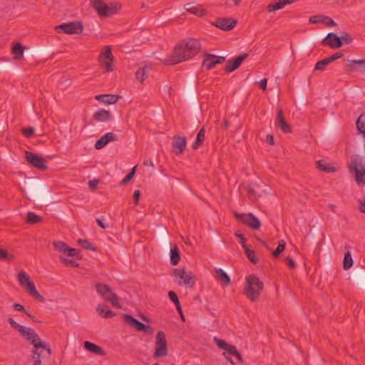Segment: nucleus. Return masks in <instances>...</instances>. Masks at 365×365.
I'll use <instances>...</instances> for the list:
<instances>
[{
	"mask_svg": "<svg viewBox=\"0 0 365 365\" xmlns=\"http://www.w3.org/2000/svg\"><path fill=\"white\" fill-rule=\"evenodd\" d=\"M235 219L241 223L245 225L253 230H257L260 228L261 223L259 220L252 213H238L234 212Z\"/></svg>",
	"mask_w": 365,
	"mask_h": 365,
	"instance_id": "11",
	"label": "nucleus"
},
{
	"mask_svg": "<svg viewBox=\"0 0 365 365\" xmlns=\"http://www.w3.org/2000/svg\"><path fill=\"white\" fill-rule=\"evenodd\" d=\"M119 98L120 96L118 95L113 94H101L96 96V99L106 104L115 103Z\"/></svg>",
	"mask_w": 365,
	"mask_h": 365,
	"instance_id": "30",
	"label": "nucleus"
},
{
	"mask_svg": "<svg viewBox=\"0 0 365 365\" xmlns=\"http://www.w3.org/2000/svg\"><path fill=\"white\" fill-rule=\"evenodd\" d=\"M343 56V53L341 52H336L334 53L333 55L327 57V61L330 63Z\"/></svg>",
	"mask_w": 365,
	"mask_h": 365,
	"instance_id": "58",
	"label": "nucleus"
},
{
	"mask_svg": "<svg viewBox=\"0 0 365 365\" xmlns=\"http://www.w3.org/2000/svg\"><path fill=\"white\" fill-rule=\"evenodd\" d=\"M91 4L101 17H109L118 14L122 4L119 2L105 3L103 0H91Z\"/></svg>",
	"mask_w": 365,
	"mask_h": 365,
	"instance_id": "4",
	"label": "nucleus"
},
{
	"mask_svg": "<svg viewBox=\"0 0 365 365\" xmlns=\"http://www.w3.org/2000/svg\"><path fill=\"white\" fill-rule=\"evenodd\" d=\"M123 319L128 325L135 329L137 331H143L148 334H153L154 332L153 328L143 324L131 315L125 314H123Z\"/></svg>",
	"mask_w": 365,
	"mask_h": 365,
	"instance_id": "14",
	"label": "nucleus"
},
{
	"mask_svg": "<svg viewBox=\"0 0 365 365\" xmlns=\"http://www.w3.org/2000/svg\"><path fill=\"white\" fill-rule=\"evenodd\" d=\"M96 312L101 317L106 319L111 318L115 316V313L110 309L105 311L102 305H98L97 307Z\"/></svg>",
	"mask_w": 365,
	"mask_h": 365,
	"instance_id": "42",
	"label": "nucleus"
},
{
	"mask_svg": "<svg viewBox=\"0 0 365 365\" xmlns=\"http://www.w3.org/2000/svg\"><path fill=\"white\" fill-rule=\"evenodd\" d=\"M78 244L85 250L96 251L91 243L87 240H78Z\"/></svg>",
	"mask_w": 365,
	"mask_h": 365,
	"instance_id": "48",
	"label": "nucleus"
},
{
	"mask_svg": "<svg viewBox=\"0 0 365 365\" xmlns=\"http://www.w3.org/2000/svg\"><path fill=\"white\" fill-rule=\"evenodd\" d=\"M317 168L322 172L330 173L336 172V169L330 164L326 163L324 160H320L316 162Z\"/></svg>",
	"mask_w": 365,
	"mask_h": 365,
	"instance_id": "33",
	"label": "nucleus"
},
{
	"mask_svg": "<svg viewBox=\"0 0 365 365\" xmlns=\"http://www.w3.org/2000/svg\"><path fill=\"white\" fill-rule=\"evenodd\" d=\"M349 71H365V59L349 61L346 65Z\"/></svg>",
	"mask_w": 365,
	"mask_h": 365,
	"instance_id": "25",
	"label": "nucleus"
},
{
	"mask_svg": "<svg viewBox=\"0 0 365 365\" xmlns=\"http://www.w3.org/2000/svg\"><path fill=\"white\" fill-rule=\"evenodd\" d=\"M214 341H215L217 346L222 350H225L229 345L225 340L217 339L216 337L214 338Z\"/></svg>",
	"mask_w": 365,
	"mask_h": 365,
	"instance_id": "57",
	"label": "nucleus"
},
{
	"mask_svg": "<svg viewBox=\"0 0 365 365\" xmlns=\"http://www.w3.org/2000/svg\"><path fill=\"white\" fill-rule=\"evenodd\" d=\"M110 113L108 110L101 109L96 111L93 118L97 121H107L110 118Z\"/></svg>",
	"mask_w": 365,
	"mask_h": 365,
	"instance_id": "35",
	"label": "nucleus"
},
{
	"mask_svg": "<svg viewBox=\"0 0 365 365\" xmlns=\"http://www.w3.org/2000/svg\"><path fill=\"white\" fill-rule=\"evenodd\" d=\"M186 11L197 16H203L207 14V11L201 6H190L187 4Z\"/></svg>",
	"mask_w": 365,
	"mask_h": 365,
	"instance_id": "38",
	"label": "nucleus"
},
{
	"mask_svg": "<svg viewBox=\"0 0 365 365\" xmlns=\"http://www.w3.org/2000/svg\"><path fill=\"white\" fill-rule=\"evenodd\" d=\"M235 235L240 239V242L242 247V248H245L247 247V245L245 244L246 242V238L244 237L242 234L236 233Z\"/></svg>",
	"mask_w": 365,
	"mask_h": 365,
	"instance_id": "62",
	"label": "nucleus"
},
{
	"mask_svg": "<svg viewBox=\"0 0 365 365\" xmlns=\"http://www.w3.org/2000/svg\"><path fill=\"white\" fill-rule=\"evenodd\" d=\"M99 64L101 68H104L106 72H111L114 71L115 66L113 65L114 56L111 51V47L106 46L103 48L101 53L98 58Z\"/></svg>",
	"mask_w": 365,
	"mask_h": 365,
	"instance_id": "8",
	"label": "nucleus"
},
{
	"mask_svg": "<svg viewBox=\"0 0 365 365\" xmlns=\"http://www.w3.org/2000/svg\"><path fill=\"white\" fill-rule=\"evenodd\" d=\"M201 50L198 39L188 38L178 43L170 55L165 59V65H175L193 58Z\"/></svg>",
	"mask_w": 365,
	"mask_h": 365,
	"instance_id": "1",
	"label": "nucleus"
},
{
	"mask_svg": "<svg viewBox=\"0 0 365 365\" xmlns=\"http://www.w3.org/2000/svg\"><path fill=\"white\" fill-rule=\"evenodd\" d=\"M264 289V283L255 274H250L245 277L243 294L252 302H256Z\"/></svg>",
	"mask_w": 365,
	"mask_h": 365,
	"instance_id": "3",
	"label": "nucleus"
},
{
	"mask_svg": "<svg viewBox=\"0 0 365 365\" xmlns=\"http://www.w3.org/2000/svg\"><path fill=\"white\" fill-rule=\"evenodd\" d=\"M225 61L223 56H217L210 53H205L202 61V66L207 69H212L217 64L222 63Z\"/></svg>",
	"mask_w": 365,
	"mask_h": 365,
	"instance_id": "19",
	"label": "nucleus"
},
{
	"mask_svg": "<svg viewBox=\"0 0 365 365\" xmlns=\"http://www.w3.org/2000/svg\"><path fill=\"white\" fill-rule=\"evenodd\" d=\"M243 249L249 260L254 264H257L258 262V259L256 257L255 252L250 250L248 246Z\"/></svg>",
	"mask_w": 365,
	"mask_h": 365,
	"instance_id": "43",
	"label": "nucleus"
},
{
	"mask_svg": "<svg viewBox=\"0 0 365 365\" xmlns=\"http://www.w3.org/2000/svg\"><path fill=\"white\" fill-rule=\"evenodd\" d=\"M267 78H263L262 80H261L260 81L258 82L259 87L264 91L267 90Z\"/></svg>",
	"mask_w": 365,
	"mask_h": 365,
	"instance_id": "64",
	"label": "nucleus"
},
{
	"mask_svg": "<svg viewBox=\"0 0 365 365\" xmlns=\"http://www.w3.org/2000/svg\"><path fill=\"white\" fill-rule=\"evenodd\" d=\"M168 231L166 227L160 228L158 230V237L163 247L166 250H168L170 247L172 246L168 242Z\"/></svg>",
	"mask_w": 365,
	"mask_h": 365,
	"instance_id": "28",
	"label": "nucleus"
},
{
	"mask_svg": "<svg viewBox=\"0 0 365 365\" xmlns=\"http://www.w3.org/2000/svg\"><path fill=\"white\" fill-rule=\"evenodd\" d=\"M351 247L349 245H345V249L347 252L344 255V258L343 261V268L346 270L351 268L353 265V259L349 251Z\"/></svg>",
	"mask_w": 365,
	"mask_h": 365,
	"instance_id": "36",
	"label": "nucleus"
},
{
	"mask_svg": "<svg viewBox=\"0 0 365 365\" xmlns=\"http://www.w3.org/2000/svg\"><path fill=\"white\" fill-rule=\"evenodd\" d=\"M8 322L13 329L17 330L24 339L29 341L34 346L32 355L40 353L41 351H38L39 349L46 352V355L43 356L42 359L48 358L51 355V349L46 343L41 341L38 335L33 329L19 324L13 318H9Z\"/></svg>",
	"mask_w": 365,
	"mask_h": 365,
	"instance_id": "2",
	"label": "nucleus"
},
{
	"mask_svg": "<svg viewBox=\"0 0 365 365\" xmlns=\"http://www.w3.org/2000/svg\"><path fill=\"white\" fill-rule=\"evenodd\" d=\"M115 140H117L115 135H114L113 133H107L96 141L95 144V148L96 150L102 149L109 142Z\"/></svg>",
	"mask_w": 365,
	"mask_h": 365,
	"instance_id": "24",
	"label": "nucleus"
},
{
	"mask_svg": "<svg viewBox=\"0 0 365 365\" xmlns=\"http://www.w3.org/2000/svg\"><path fill=\"white\" fill-rule=\"evenodd\" d=\"M237 24V21L229 17H219L216 19L215 22L212 23L214 26L222 30L230 31Z\"/></svg>",
	"mask_w": 365,
	"mask_h": 365,
	"instance_id": "17",
	"label": "nucleus"
},
{
	"mask_svg": "<svg viewBox=\"0 0 365 365\" xmlns=\"http://www.w3.org/2000/svg\"><path fill=\"white\" fill-rule=\"evenodd\" d=\"M173 275L178 279V284L179 285L185 284L190 287H192L195 285L192 274L190 272L186 273L183 268L174 269Z\"/></svg>",
	"mask_w": 365,
	"mask_h": 365,
	"instance_id": "13",
	"label": "nucleus"
},
{
	"mask_svg": "<svg viewBox=\"0 0 365 365\" xmlns=\"http://www.w3.org/2000/svg\"><path fill=\"white\" fill-rule=\"evenodd\" d=\"M80 251L76 248H70L67 250V255L69 257H76L77 259H81V256L79 255Z\"/></svg>",
	"mask_w": 365,
	"mask_h": 365,
	"instance_id": "53",
	"label": "nucleus"
},
{
	"mask_svg": "<svg viewBox=\"0 0 365 365\" xmlns=\"http://www.w3.org/2000/svg\"><path fill=\"white\" fill-rule=\"evenodd\" d=\"M215 278L223 286L230 284V277L222 269H215Z\"/></svg>",
	"mask_w": 365,
	"mask_h": 365,
	"instance_id": "27",
	"label": "nucleus"
},
{
	"mask_svg": "<svg viewBox=\"0 0 365 365\" xmlns=\"http://www.w3.org/2000/svg\"><path fill=\"white\" fill-rule=\"evenodd\" d=\"M18 279L19 284L26 288L29 295L41 302H45V298L38 293L34 283L30 280L29 275L24 271H21L18 274Z\"/></svg>",
	"mask_w": 365,
	"mask_h": 365,
	"instance_id": "6",
	"label": "nucleus"
},
{
	"mask_svg": "<svg viewBox=\"0 0 365 365\" xmlns=\"http://www.w3.org/2000/svg\"><path fill=\"white\" fill-rule=\"evenodd\" d=\"M22 134L28 138L33 137L34 133V129L32 127L24 128L21 130Z\"/></svg>",
	"mask_w": 365,
	"mask_h": 365,
	"instance_id": "54",
	"label": "nucleus"
},
{
	"mask_svg": "<svg viewBox=\"0 0 365 365\" xmlns=\"http://www.w3.org/2000/svg\"><path fill=\"white\" fill-rule=\"evenodd\" d=\"M329 64V63L327 61V58H324L321 61H319L317 62L314 66L315 71H324L327 68V66Z\"/></svg>",
	"mask_w": 365,
	"mask_h": 365,
	"instance_id": "47",
	"label": "nucleus"
},
{
	"mask_svg": "<svg viewBox=\"0 0 365 365\" xmlns=\"http://www.w3.org/2000/svg\"><path fill=\"white\" fill-rule=\"evenodd\" d=\"M60 259H61V262H63L64 264V265H66V266H71V267H79V264L78 262H76V261H74L73 259H68L63 257H61Z\"/></svg>",
	"mask_w": 365,
	"mask_h": 365,
	"instance_id": "50",
	"label": "nucleus"
},
{
	"mask_svg": "<svg viewBox=\"0 0 365 365\" xmlns=\"http://www.w3.org/2000/svg\"><path fill=\"white\" fill-rule=\"evenodd\" d=\"M168 354V344L165 334L163 331H158L155 337V350L154 358L165 356Z\"/></svg>",
	"mask_w": 365,
	"mask_h": 365,
	"instance_id": "12",
	"label": "nucleus"
},
{
	"mask_svg": "<svg viewBox=\"0 0 365 365\" xmlns=\"http://www.w3.org/2000/svg\"><path fill=\"white\" fill-rule=\"evenodd\" d=\"M294 0H280L278 2L268 4L267 9L268 12H273L284 8L287 4H292Z\"/></svg>",
	"mask_w": 365,
	"mask_h": 365,
	"instance_id": "31",
	"label": "nucleus"
},
{
	"mask_svg": "<svg viewBox=\"0 0 365 365\" xmlns=\"http://www.w3.org/2000/svg\"><path fill=\"white\" fill-rule=\"evenodd\" d=\"M198 84V79L196 78L193 75H191L188 78L185 91V96L186 98L192 104V107L195 111H197V110L196 91L197 89Z\"/></svg>",
	"mask_w": 365,
	"mask_h": 365,
	"instance_id": "9",
	"label": "nucleus"
},
{
	"mask_svg": "<svg viewBox=\"0 0 365 365\" xmlns=\"http://www.w3.org/2000/svg\"><path fill=\"white\" fill-rule=\"evenodd\" d=\"M356 126L358 133L361 134L365 138V113H362L357 118Z\"/></svg>",
	"mask_w": 365,
	"mask_h": 365,
	"instance_id": "37",
	"label": "nucleus"
},
{
	"mask_svg": "<svg viewBox=\"0 0 365 365\" xmlns=\"http://www.w3.org/2000/svg\"><path fill=\"white\" fill-rule=\"evenodd\" d=\"M135 172V167H133L130 173L127 174V175L120 182V185H125L127 184L134 176Z\"/></svg>",
	"mask_w": 365,
	"mask_h": 365,
	"instance_id": "52",
	"label": "nucleus"
},
{
	"mask_svg": "<svg viewBox=\"0 0 365 365\" xmlns=\"http://www.w3.org/2000/svg\"><path fill=\"white\" fill-rule=\"evenodd\" d=\"M25 157L27 162L34 167L41 170H45L47 169L48 166L46 161L41 156L29 151H26Z\"/></svg>",
	"mask_w": 365,
	"mask_h": 365,
	"instance_id": "16",
	"label": "nucleus"
},
{
	"mask_svg": "<svg viewBox=\"0 0 365 365\" xmlns=\"http://www.w3.org/2000/svg\"><path fill=\"white\" fill-rule=\"evenodd\" d=\"M339 38L341 39V42H343V44H349L352 42V38L346 32L343 33L341 36H339Z\"/></svg>",
	"mask_w": 365,
	"mask_h": 365,
	"instance_id": "56",
	"label": "nucleus"
},
{
	"mask_svg": "<svg viewBox=\"0 0 365 365\" xmlns=\"http://www.w3.org/2000/svg\"><path fill=\"white\" fill-rule=\"evenodd\" d=\"M54 30L58 34H80L83 32V27L81 21H71L56 26Z\"/></svg>",
	"mask_w": 365,
	"mask_h": 365,
	"instance_id": "10",
	"label": "nucleus"
},
{
	"mask_svg": "<svg viewBox=\"0 0 365 365\" xmlns=\"http://www.w3.org/2000/svg\"><path fill=\"white\" fill-rule=\"evenodd\" d=\"M285 249V242L284 240H280L278 243V245L275 250L272 252V256L274 257H278L279 255Z\"/></svg>",
	"mask_w": 365,
	"mask_h": 365,
	"instance_id": "46",
	"label": "nucleus"
},
{
	"mask_svg": "<svg viewBox=\"0 0 365 365\" xmlns=\"http://www.w3.org/2000/svg\"><path fill=\"white\" fill-rule=\"evenodd\" d=\"M29 191L33 198L39 204H46L51 200V196L40 181H31L29 185Z\"/></svg>",
	"mask_w": 365,
	"mask_h": 365,
	"instance_id": "5",
	"label": "nucleus"
},
{
	"mask_svg": "<svg viewBox=\"0 0 365 365\" xmlns=\"http://www.w3.org/2000/svg\"><path fill=\"white\" fill-rule=\"evenodd\" d=\"M53 245L56 250H58V252H60L63 254H66L67 250L69 247L67 245V244H66L65 242H61V241L53 242Z\"/></svg>",
	"mask_w": 365,
	"mask_h": 365,
	"instance_id": "44",
	"label": "nucleus"
},
{
	"mask_svg": "<svg viewBox=\"0 0 365 365\" xmlns=\"http://www.w3.org/2000/svg\"><path fill=\"white\" fill-rule=\"evenodd\" d=\"M11 52L14 60L20 61L24 57V47L19 42L13 43Z\"/></svg>",
	"mask_w": 365,
	"mask_h": 365,
	"instance_id": "26",
	"label": "nucleus"
},
{
	"mask_svg": "<svg viewBox=\"0 0 365 365\" xmlns=\"http://www.w3.org/2000/svg\"><path fill=\"white\" fill-rule=\"evenodd\" d=\"M277 112L276 125L284 133H290L291 126L285 120L282 108H277Z\"/></svg>",
	"mask_w": 365,
	"mask_h": 365,
	"instance_id": "21",
	"label": "nucleus"
},
{
	"mask_svg": "<svg viewBox=\"0 0 365 365\" xmlns=\"http://www.w3.org/2000/svg\"><path fill=\"white\" fill-rule=\"evenodd\" d=\"M97 292L107 302L111 303L112 306L121 309L122 306L119 302L118 296L112 292L110 287L106 284L96 283L95 284Z\"/></svg>",
	"mask_w": 365,
	"mask_h": 365,
	"instance_id": "7",
	"label": "nucleus"
},
{
	"mask_svg": "<svg viewBox=\"0 0 365 365\" xmlns=\"http://www.w3.org/2000/svg\"><path fill=\"white\" fill-rule=\"evenodd\" d=\"M352 278L360 287L365 289V272L360 269L355 270L352 274Z\"/></svg>",
	"mask_w": 365,
	"mask_h": 365,
	"instance_id": "34",
	"label": "nucleus"
},
{
	"mask_svg": "<svg viewBox=\"0 0 365 365\" xmlns=\"http://www.w3.org/2000/svg\"><path fill=\"white\" fill-rule=\"evenodd\" d=\"M309 21L311 24L321 23L327 26H335L336 23L329 16L324 15H315L309 17Z\"/></svg>",
	"mask_w": 365,
	"mask_h": 365,
	"instance_id": "23",
	"label": "nucleus"
},
{
	"mask_svg": "<svg viewBox=\"0 0 365 365\" xmlns=\"http://www.w3.org/2000/svg\"><path fill=\"white\" fill-rule=\"evenodd\" d=\"M322 34H317L312 36L307 41L300 44L299 49L300 51H306L309 48V47L311 46L313 41H316L318 38H320L322 37Z\"/></svg>",
	"mask_w": 365,
	"mask_h": 365,
	"instance_id": "40",
	"label": "nucleus"
},
{
	"mask_svg": "<svg viewBox=\"0 0 365 365\" xmlns=\"http://www.w3.org/2000/svg\"><path fill=\"white\" fill-rule=\"evenodd\" d=\"M237 348L234 345L229 344L225 349V352L223 353V356L226 359L233 365H235V364L231 359L230 356H233Z\"/></svg>",
	"mask_w": 365,
	"mask_h": 365,
	"instance_id": "41",
	"label": "nucleus"
},
{
	"mask_svg": "<svg viewBox=\"0 0 365 365\" xmlns=\"http://www.w3.org/2000/svg\"><path fill=\"white\" fill-rule=\"evenodd\" d=\"M172 145L173 152L174 153H175L176 155L182 154L186 146L185 138L180 135L174 136Z\"/></svg>",
	"mask_w": 365,
	"mask_h": 365,
	"instance_id": "22",
	"label": "nucleus"
},
{
	"mask_svg": "<svg viewBox=\"0 0 365 365\" xmlns=\"http://www.w3.org/2000/svg\"><path fill=\"white\" fill-rule=\"evenodd\" d=\"M248 56L247 53L241 54L234 59L228 60L225 66V71L226 73H231L238 68L244 60Z\"/></svg>",
	"mask_w": 365,
	"mask_h": 365,
	"instance_id": "20",
	"label": "nucleus"
},
{
	"mask_svg": "<svg viewBox=\"0 0 365 365\" xmlns=\"http://www.w3.org/2000/svg\"><path fill=\"white\" fill-rule=\"evenodd\" d=\"M285 262H286L287 264L288 265V267L291 269H294L296 268V264L291 257H289V256L286 257Z\"/></svg>",
	"mask_w": 365,
	"mask_h": 365,
	"instance_id": "59",
	"label": "nucleus"
},
{
	"mask_svg": "<svg viewBox=\"0 0 365 365\" xmlns=\"http://www.w3.org/2000/svg\"><path fill=\"white\" fill-rule=\"evenodd\" d=\"M136 78L143 83L145 78V68H140L135 72Z\"/></svg>",
	"mask_w": 365,
	"mask_h": 365,
	"instance_id": "51",
	"label": "nucleus"
},
{
	"mask_svg": "<svg viewBox=\"0 0 365 365\" xmlns=\"http://www.w3.org/2000/svg\"><path fill=\"white\" fill-rule=\"evenodd\" d=\"M42 221V218L32 212L27 214L26 222L30 224H37Z\"/></svg>",
	"mask_w": 365,
	"mask_h": 365,
	"instance_id": "45",
	"label": "nucleus"
},
{
	"mask_svg": "<svg viewBox=\"0 0 365 365\" xmlns=\"http://www.w3.org/2000/svg\"><path fill=\"white\" fill-rule=\"evenodd\" d=\"M205 130L202 127L198 132L196 138L195 142L192 145V148L194 150H197L200 146H201L203 144V142L205 140Z\"/></svg>",
	"mask_w": 365,
	"mask_h": 365,
	"instance_id": "39",
	"label": "nucleus"
},
{
	"mask_svg": "<svg viewBox=\"0 0 365 365\" xmlns=\"http://www.w3.org/2000/svg\"><path fill=\"white\" fill-rule=\"evenodd\" d=\"M170 251V263L177 265L180 259V255L177 245H173L169 248Z\"/></svg>",
	"mask_w": 365,
	"mask_h": 365,
	"instance_id": "32",
	"label": "nucleus"
},
{
	"mask_svg": "<svg viewBox=\"0 0 365 365\" xmlns=\"http://www.w3.org/2000/svg\"><path fill=\"white\" fill-rule=\"evenodd\" d=\"M48 50H49V48H38L33 49L31 51V53H33V54H35V55H39V54L46 53Z\"/></svg>",
	"mask_w": 365,
	"mask_h": 365,
	"instance_id": "60",
	"label": "nucleus"
},
{
	"mask_svg": "<svg viewBox=\"0 0 365 365\" xmlns=\"http://www.w3.org/2000/svg\"><path fill=\"white\" fill-rule=\"evenodd\" d=\"M168 297H169L170 300L172 301L175 304V307H178L180 304L178 297L177 294L175 293V292L170 291L168 292Z\"/></svg>",
	"mask_w": 365,
	"mask_h": 365,
	"instance_id": "55",
	"label": "nucleus"
},
{
	"mask_svg": "<svg viewBox=\"0 0 365 365\" xmlns=\"http://www.w3.org/2000/svg\"><path fill=\"white\" fill-rule=\"evenodd\" d=\"M321 43L324 46H329L331 48H338L343 45L341 39L334 33H329L326 37L323 38Z\"/></svg>",
	"mask_w": 365,
	"mask_h": 365,
	"instance_id": "18",
	"label": "nucleus"
},
{
	"mask_svg": "<svg viewBox=\"0 0 365 365\" xmlns=\"http://www.w3.org/2000/svg\"><path fill=\"white\" fill-rule=\"evenodd\" d=\"M34 365H41V352L32 355Z\"/></svg>",
	"mask_w": 365,
	"mask_h": 365,
	"instance_id": "61",
	"label": "nucleus"
},
{
	"mask_svg": "<svg viewBox=\"0 0 365 365\" xmlns=\"http://www.w3.org/2000/svg\"><path fill=\"white\" fill-rule=\"evenodd\" d=\"M13 307L16 311L23 312L24 314H27V311L25 309L24 307L21 304L15 303L13 305Z\"/></svg>",
	"mask_w": 365,
	"mask_h": 365,
	"instance_id": "63",
	"label": "nucleus"
},
{
	"mask_svg": "<svg viewBox=\"0 0 365 365\" xmlns=\"http://www.w3.org/2000/svg\"><path fill=\"white\" fill-rule=\"evenodd\" d=\"M83 347L88 351L100 355V356H105L106 351L99 346L90 342V341H85L83 344Z\"/></svg>",
	"mask_w": 365,
	"mask_h": 365,
	"instance_id": "29",
	"label": "nucleus"
},
{
	"mask_svg": "<svg viewBox=\"0 0 365 365\" xmlns=\"http://www.w3.org/2000/svg\"><path fill=\"white\" fill-rule=\"evenodd\" d=\"M14 259V256L13 255H9L6 250L0 247V259L11 261Z\"/></svg>",
	"mask_w": 365,
	"mask_h": 365,
	"instance_id": "49",
	"label": "nucleus"
},
{
	"mask_svg": "<svg viewBox=\"0 0 365 365\" xmlns=\"http://www.w3.org/2000/svg\"><path fill=\"white\" fill-rule=\"evenodd\" d=\"M359 157L357 155H354L351 158L350 170L354 172L355 180L357 183L365 185V168H359V166H361V165L359 163Z\"/></svg>",
	"mask_w": 365,
	"mask_h": 365,
	"instance_id": "15",
	"label": "nucleus"
}]
</instances>
